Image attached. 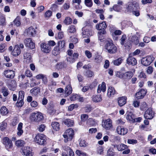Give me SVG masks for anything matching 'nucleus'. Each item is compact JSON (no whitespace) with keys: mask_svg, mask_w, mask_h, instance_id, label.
Returning <instances> with one entry per match:
<instances>
[{"mask_svg":"<svg viewBox=\"0 0 156 156\" xmlns=\"http://www.w3.org/2000/svg\"><path fill=\"white\" fill-rule=\"evenodd\" d=\"M27 35L29 37L34 36L36 34V31L33 27H31L26 30Z\"/></svg>","mask_w":156,"mask_h":156,"instance_id":"nucleus-18","label":"nucleus"},{"mask_svg":"<svg viewBox=\"0 0 156 156\" xmlns=\"http://www.w3.org/2000/svg\"><path fill=\"white\" fill-rule=\"evenodd\" d=\"M126 119L132 122H134V115L132 113H128L126 114Z\"/></svg>","mask_w":156,"mask_h":156,"instance_id":"nucleus-29","label":"nucleus"},{"mask_svg":"<svg viewBox=\"0 0 156 156\" xmlns=\"http://www.w3.org/2000/svg\"><path fill=\"white\" fill-rule=\"evenodd\" d=\"M20 53V50L18 45H16L14 47V49L12 52V54L14 56L19 55Z\"/></svg>","mask_w":156,"mask_h":156,"instance_id":"nucleus-23","label":"nucleus"},{"mask_svg":"<svg viewBox=\"0 0 156 156\" xmlns=\"http://www.w3.org/2000/svg\"><path fill=\"white\" fill-rule=\"evenodd\" d=\"M153 71V67L151 66H149L147 68L146 72L148 74H151L152 73Z\"/></svg>","mask_w":156,"mask_h":156,"instance_id":"nucleus-57","label":"nucleus"},{"mask_svg":"<svg viewBox=\"0 0 156 156\" xmlns=\"http://www.w3.org/2000/svg\"><path fill=\"white\" fill-rule=\"evenodd\" d=\"M36 142L40 145H44L46 141V136L43 134H37L34 139Z\"/></svg>","mask_w":156,"mask_h":156,"instance_id":"nucleus-4","label":"nucleus"},{"mask_svg":"<svg viewBox=\"0 0 156 156\" xmlns=\"http://www.w3.org/2000/svg\"><path fill=\"white\" fill-rule=\"evenodd\" d=\"M122 9V6L118 5H115L113 6V10L117 12H120Z\"/></svg>","mask_w":156,"mask_h":156,"instance_id":"nucleus-38","label":"nucleus"},{"mask_svg":"<svg viewBox=\"0 0 156 156\" xmlns=\"http://www.w3.org/2000/svg\"><path fill=\"white\" fill-rule=\"evenodd\" d=\"M72 21V20L69 17H66L63 21L64 23L66 25H68L71 24Z\"/></svg>","mask_w":156,"mask_h":156,"instance_id":"nucleus-39","label":"nucleus"},{"mask_svg":"<svg viewBox=\"0 0 156 156\" xmlns=\"http://www.w3.org/2000/svg\"><path fill=\"white\" fill-rule=\"evenodd\" d=\"M51 126L53 129L56 131L58 130L59 129V124L58 122H52Z\"/></svg>","mask_w":156,"mask_h":156,"instance_id":"nucleus-34","label":"nucleus"},{"mask_svg":"<svg viewBox=\"0 0 156 156\" xmlns=\"http://www.w3.org/2000/svg\"><path fill=\"white\" fill-rule=\"evenodd\" d=\"M52 12L50 10H48L46 11L44 14V16L46 18H49L52 15Z\"/></svg>","mask_w":156,"mask_h":156,"instance_id":"nucleus-52","label":"nucleus"},{"mask_svg":"<svg viewBox=\"0 0 156 156\" xmlns=\"http://www.w3.org/2000/svg\"><path fill=\"white\" fill-rule=\"evenodd\" d=\"M78 105L77 104H72L69 106L68 108L69 111H71L74 108H77L78 107Z\"/></svg>","mask_w":156,"mask_h":156,"instance_id":"nucleus-48","label":"nucleus"},{"mask_svg":"<svg viewBox=\"0 0 156 156\" xmlns=\"http://www.w3.org/2000/svg\"><path fill=\"white\" fill-rule=\"evenodd\" d=\"M126 39V37L125 35H122V37L121 39V44L122 45H123L125 43V41Z\"/></svg>","mask_w":156,"mask_h":156,"instance_id":"nucleus-63","label":"nucleus"},{"mask_svg":"<svg viewBox=\"0 0 156 156\" xmlns=\"http://www.w3.org/2000/svg\"><path fill=\"white\" fill-rule=\"evenodd\" d=\"M68 31L70 33H74L76 31V27L74 25H71L68 28Z\"/></svg>","mask_w":156,"mask_h":156,"instance_id":"nucleus-37","label":"nucleus"},{"mask_svg":"<svg viewBox=\"0 0 156 156\" xmlns=\"http://www.w3.org/2000/svg\"><path fill=\"white\" fill-rule=\"evenodd\" d=\"M78 97V95L77 94H72L70 98V99L71 101H74L77 100Z\"/></svg>","mask_w":156,"mask_h":156,"instance_id":"nucleus-56","label":"nucleus"},{"mask_svg":"<svg viewBox=\"0 0 156 156\" xmlns=\"http://www.w3.org/2000/svg\"><path fill=\"white\" fill-rule=\"evenodd\" d=\"M106 89L105 84L104 82H103L101 84H100L98 85L97 89V92L98 93H100L101 91L104 92L105 91Z\"/></svg>","mask_w":156,"mask_h":156,"instance_id":"nucleus-27","label":"nucleus"},{"mask_svg":"<svg viewBox=\"0 0 156 156\" xmlns=\"http://www.w3.org/2000/svg\"><path fill=\"white\" fill-rule=\"evenodd\" d=\"M1 113L3 115H5L7 114L8 113V110L5 107H2L0 109Z\"/></svg>","mask_w":156,"mask_h":156,"instance_id":"nucleus-35","label":"nucleus"},{"mask_svg":"<svg viewBox=\"0 0 156 156\" xmlns=\"http://www.w3.org/2000/svg\"><path fill=\"white\" fill-rule=\"evenodd\" d=\"M3 74L6 77L11 79L13 78L15 75V71L10 70H5Z\"/></svg>","mask_w":156,"mask_h":156,"instance_id":"nucleus-15","label":"nucleus"},{"mask_svg":"<svg viewBox=\"0 0 156 156\" xmlns=\"http://www.w3.org/2000/svg\"><path fill=\"white\" fill-rule=\"evenodd\" d=\"M44 119L43 114L39 112H36L32 113L30 116V119L32 122H39Z\"/></svg>","mask_w":156,"mask_h":156,"instance_id":"nucleus-1","label":"nucleus"},{"mask_svg":"<svg viewBox=\"0 0 156 156\" xmlns=\"http://www.w3.org/2000/svg\"><path fill=\"white\" fill-rule=\"evenodd\" d=\"M74 134V131L72 129L70 128L67 129L63 135L64 142H67L71 140Z\"/></svg>","mask_w":156,"mask_h":156,"instance_id":"nucleus-2","label":"nucleus"},{"mask_svg":"<svg viewBox=\"0 0 156 156\" xmlns=\"http://www.w3.org/2000/svg\"><path fill=\"white\" fill-rule=\"evenodd\" d=\"M88 118V115L86 114H82L81 116V118L82 121H85Z\"/></svg>","mask_w":156,"mask_h":156,"instance_id":"nucleus-58","label":"nucleus"},{"mask_svg":"<svg viewBox=\"0 0 156 156\" xmlns=\"http://www.w3.org/2000/svg\"><path fill=\"white\" fill-rule=\"evenodd\" d=\"M116 93V91L115 90L114 88L110 86L109 87L108 89L107 95L108 97H110L115 94Z\"/></svg>","mask_w":156,"mask_h":156,"instance_id":"nucleus-25","label":"nucleus"},{"mask_svg":"<svg viewBox=\"0 0 156 156\" xmlns=\"http://www.w3.org/2000/svg\"><path fill=\"white\" fill-rule=\"evenodd\" d=\"M106 31H99L98 32V36L99 39L101 41H102L103 39L101 38L102 37V35L105 34Z\"/></svg>","mask_w":156,"mask_h":156,"instance_id":"nucleus-47","label":"nucleus"},{"mask_svg":"<svg viewBox=\"0 0 156 156\" xmlns=\"http://www.w3.org/2000/svg\"><path fill=\"white\" fill-rule=\"evenodd\" d=\"M25 46L31 49H33L35 47V44L30 38L26 39L24 41Z\"/></svg>","mask_w":156,"mask_h":156,"instance_id":"nucleus-11","label":"nucleus"},{"mask_svg":"<svg viewBox=\"0 0 156 156\" xmlns=\"http://www.w3.org/2000/svg\"><path fill=\"white\" fill-rule=\"evenodd\" d=\"M41 50L45 53H49L51 51V47L45 43H42L40 45Z\"/></svg>","mask_w":156,"mask_h":156,"instance_id":"nucleus-14","label":"nucleus"},{"mask_svg":"<svg viewBox=\"0 0 156 156\" xmlns=\"http://www.w3.org/2000/svg\"><path fill=\"white\" fill-rule=\"evenodd\" d=\"M30 105L32 107L35 108L38 106V103L36 101H33L30 103Z\"/></svg>","mask_w":156,"mask_h":156,"instance_id":"nucleus-53","label":"nucleus"},{"mask_svg":"<svg viewBox=\"0 0 156 156\" xmlns=\"http://www.w3.org/2000/svg\"><path fill=\"white\" fill-rule=\"evenodd\" d=\"M2 142L7 150H9V149L12 148L13 145L12 141L8 137H4L2 140Z\"/></svg>","mask_w":156,"mask_h":156,"instance_id":"nucleus-8","label":"nucleus"},{"mask_svg":"<svg viewBox=\"0 0 156 156\" xmlns=\"http://www.w3.org/2000/svg\"><path fill=\"white\" fill-rule=\"evenodd\" d=\"M154 112L151 108H148L145 112L144 118L147 119H151L154 117Z\"/></svg>","mask_w":156,"mask_h":156,"instance_id":"nucleus-9","label":"nucleus"},{"mask_svg":"<svg viewBox=\"0 0 156 156\" xmlns=\"http://www.w3.org/2000/svg\"><path fill=\"white\" fill-rule=\"evenodd\" d=\"M24 104L23 99H20L19 100L18 98L17 103H16V106L18 107H22Z\"/></svg>","mask_w":156,"mask_h":156,"instance_id":"nucleus-44","label":"nucleus"},{"mask_svg":"<svg viewBox=\"0 0 156 156\" xmlns=\"http://www.w3.org/2000/svg\"><path fill=\"white\" fill-rule=\"evenodd\" d=\"M2 92L3 95L5 97L7 96L8 94L7 89L5 87H3L2 88Z\"/></svg>","mask_w":156,"mask_h":156,"instance_id":"nucleus-51","label":"nucleus"},{"mask_svg":"<svg viewBox=\"0 0 156 156\" xmlns=\"http://www.w3.org/2000/svg\"><path fill=\"white\" fill-rule=\"evenodd\" d=\"M82 35L83 37L91 36L94 34L91 30L90 28H87V27H83L82 28Z\"/></svg>","mask_w":156,"mask_h":156,"instance_id":"nucleus-7","label":"nucleus"},{"mask_svg":"<svg viewBox=\"0 0 156 156\" xmlns=\"http://www.w3.org/2000/svg\"><path fill=\"white\" fill-rule=\"evenodd\" d=\"M105 47L108 52L110 53H114L117 51L116 47L112 41H108Z\"/></svg>","mask_w":156,"mask_h":156,"instance_id":"nucleus-5","label":"nucleus"},{"mask_svg":"<svg viewBox=\"0 0 156 156\" xmlns=\"http://www.w3.org/2000/svg\"><path fill=\"white\" fill-rule=\"evenodd\" d=\"M112 148H110L108 151L107 155L108 156H113L114 155V153L113 151Z\"/></svg>","mask_w":156,"mask_h":156,"instance_id":"nucleus-54","label":"nucleus"},{"mask_svg":"<svg viewBox=\"0 0 156 156\" xmlns=\"http://www.w3.org/2000/svg\"><path fill=\"white\" fill-rule=\"evenodd\" d=\"M116 131L119 134L124 135L127 133L128 130L126 128H124L120 126H118L116 128Z\"/></svg>","mask_w":156,"mask_h":156,"instance_id":"nucleus-19","label":"nucleus"},{"mask_svg":"<svg viewBox=\"0 0 156 156\" xmlns=\"http://www.w3.org/2000/svg\"><path fill=\"white\" fill-rule=\"evenodd\" d=\"M14 22L15 25L17 27L20 26V20L19 18L18 17L16 18L14 20Z\"/></svg>","mask_w":156,"mask_h":156,"instance_id":"nucleus-49","label":"nucleus"},{"mask_svg":"<svg viewBox=\"0 0 156 156\" xmlns=\"http://www.w3.org/2000/svg\"><path fill=\"white\" fill-rule=\"evenodd\" d=\"M45 127L46 126L44 124L41 125L38 127V130L41 132L43 131L45 129Z\"/></svg>","mask_w":156,"mask_h":156,"instance_id":"nucleus-55","label":"nucleus"},{"mask_svg":"<svg viewBox=\"0 0 156 156\" xmlns=\"http://www.w3.org/2000/svg\"><path fill=\"white\" fill-rule=\"evenodd\" d=\"M63 122L68 126H71L74 124V121L70 119H65L63 121Z\"/></svg>","mask_w":156,"mask_h":156,"instance_id":"nucleus-30","label":"nucleus"},{"mask_svg":"<svg viewBox=\"0 0 156 156\" xmlns=\"http://www.w3.org/2000/svg\"><path fill=\"white\" fill-rule=\"evenodd\" d=\"M133 72L131 71H128L122 74V75H121L119 76L120 78H123L127 80L130 79L133 76Z\"/></svg>","mask_w":156,"mask_h":156,"instance_id":"nucleus-16","label":"nucleus"},{"mask_svg":"<svg viewBox=\"0 0 156 156\" xmlns=\"http://www.w3.org/2000/svg\"><path fill=\"white\" fill-rule=\"evenodd\" d=\"M83 74L88 77H90L93 76L94 73L92 71L87 70L83 72Z\"/></svg>","mask_w":156,"mask_h":156,"instance_id":"nucleus-36","label":"nucleus"},{"mask_svg":"<svg viewBox=\"0 0 156 156\" xmlns=\"http://www.w3.org/2000/svg\"><path fill=\"white\" fill-rule=\"evenodd\" d=\"M127 98L125 96L120 97L118 98V102L119 105L122 106L124 105L126 102Z\"/></svg>","mask_w":156,"mask_h":156,"instance_id":"nucleus-21","label":"nucleus"},{"mask_svg":"<svg viewBox=\"0 0 156 156\" xmlns=\"http://www.w3.org/2000/svg\"><path fill=\"white\" fill-rule=\"evenodd\" d=\"M96 29L98 30H105L107 27V25L105 22H103L98 24H97L96 26Z\"/></svg>","mask_w":156,"mask_h":156,"instance_id":"nucleus-22","label":"nucleus"},{"mask_svg":"<svg viewBox=\"0 0 156 156\" xmlns=\"http://www.w3.org/2000/svg\"><path fill=\"white\" fill-rule=\"evenodd\" d=\"M15 144L16 146L21 147L25 144V142L23 140H19L16 141Z\"/></svg>","mask_w":156,"mask_h":156,"instance_id":"nucleus-40","label":"nucleus"},{"mask_svg":"<svg viewBox=\"0 0 156 156\" xmlns=\"http://www.w3.org/2000/svg\"><path fill=\"white\" fill-rule=\"evenodd\" d=\"M7 127V123L4 121L1 123L0 126V129L2 131L5 129Z\"/></svg>","mask_w":156,"mask_h":156,"instance_id":"nucleus-45","label":"nucleus"},{"mask_svg":"<svg viewBox=\"0 0 156 156\" xmlns=\"http://www.w3.org/2000/svg\"><path fill=\"white\" fill-rule=\"evenodd\" d=\"M123 59L122 58H119L114 61L113 62L114 65L119 66L121 63Z\"/></svg>","mask_w":156,"mask_h":156,"instance_id":"nucleus-43","label":"nucleus"},{"mask_svg":"<svg viewBox=\"0 0 156 156\" xmlns=\"http://www.w3.org/2000/svg\"><path fill=\"white\" fill-rule=\"evenodd\" d=\"M85 53L87 57L88 58H90L92 57L91 53L88 51H86Z\"/></svg>","mask_w":156,"mask_h":156,"instance_id":"nucleus-62","label":"nucleus"},{"mask_svg":"<svg viewBox=\"0 0 156 156\" xmlns=\"http://www.w3.org/2000/svg\"><path fill=\"white\" fill-rule=\"evenodd\" d=\"M127 142L129 144H136L137 143V140L134 139H128Z\"/></svg>","mask_w":156,"mask_h":156,"instance_id":"nucleus-59","label":"nucleus"},{"mask_svg":"<svg viewBox=\"0 0 156 156\" xmlns=\"http://www.w3.org/2000/svg\"><path fill=\"white\" fill-rule=\"evenodd\" d=\"M152 61L153 60L151 56H148L142 58L141 59V63L144 66H147L152 62Z\"/></svg>","mask_w":156,"mask_h":156,"instance_id":"nucleus-10","label":"nucleus"},{"mask_svg":"<svg viewBox=\"0 0 156 156\" xmlns=\"http://www.w3.org/2000/svg\"><path fill=\"white\" fill-rule=\"evenodd\" d=\"M65 41H60L58 43L59 46L61 48H63L65 46Z\"/></svg>","mask_w":156,"mask_h":156,"instance_id":"nucleus-64","label":"nucleus"},{"mask_svg":"<svg viewBox=\"0 0 156 156\" xmlns=\"http://www.w3.org/2000/svg\"><path fill=\"white\" fill-rule=\"evenodd\" d=\"M25 75L28 77H31L32 76V74L30 70H27L25 72Z\"/></svg>","mask_w":156,"mask_h":156,"instance_id":"nucleus-60","label":"nucleus"},{"mask_svg":"<svg viewBox=\"0 0 156 156\" xmlns=\"http://www.w3.org/2000/svg\"><path fill=\"white\" fill-rule=\"evenodd\" d=\"M126 62V63L129 65L135 66L137 64V60L136 59L133 57V56L130 55L129 54V57L127 58Z\"/></svg>","mask_w":156,"mask_h":156,"instance_id":"nucleus-12","label":"nucleus"},{"mask_svg":"<svg viewBox=\"0 0 156 156\" xmlns=\"http://www.w3.org/2000/svg\"><path fill=\"white\" fill-rule=\"evenodd\" d=\"M143 41L145 43H148L150 41V38L147 36L144 37L143 39Z\"/></svg>","mask_w":156,"mask_h":156,"instance_id":"nucleus-61","label":"nucleus"},{"mask_svg":"<svg viewBox=\"0 0 156 156\" xmlns=\"http://www.w3.org/2000/svg\"><path fill=\"white\" fill-rule=\"evenodd\" d=\"M72 88L70 84L67 85L65 89V93L67 96L70 94L72 92Z\"/></svg>","mask_w":156,"mask_h":156,"instance_id":"nucleus-32","label":"nucleus"},{"mask_svg":"<svg viewBox=\"0 0 156 156\" xmlns=\"http://www.w3.org/2000/svg\"><path fill=\"white\" fill-rule=\"evenodd\" d=\"M112 122L110 119L106 120L102 123V126L106 129H109L112 126Z\"/></svg>","mask_w":156,"mask_h":156,"instance_id":"nucleus-13","label":"nucleus"},{"mask_svg":"<svg viewBox=\"0 0 156 156\" xmlns=\"http://www.w3.org/2000/svg\"><path fill=\"white\" fill-rule=\"evenodd\" d=\"M139 8V6L138 4L135 2H129L128 6L126 8V9L127 12H132L134 10L138 9Z\"/></svg>","mask_w":156,"mask_h":156,"instance_id":"nucleus-6","label":"nucleus"},{"mask_svg":"<svg viewBox=\"0 0 156 156\" xmlns=\"http://www.w3.org/2000/svg\"><path fill=\"white\" fill-rule=\"evenodd\" d=\"M24 61L27 63H29L32 62V58L30 53L25 52L23 55Z\"/></svg>","mask_w":156,"mask_h":156,"instance_id":"nucleus-24","label":"nucleus"},{"mask_svg":"<svg viewBox=\"0 0 156 156\" xmlns=\"http://www.w3.org/2000/svg\"><path fill=\"white\" fill-rule=\"evenodd\" d=\"M146 93V91L144 89H142L136 93L135 96L137 99L143 98Z\"/></svg>","mask_w":156,"mask_h":156,"instance_id":"nucleus-20","label":"nucleus"},{"mask_svg":"<svg viewBox=\"0 0 156 156\" xmlns=\"http://www.w3.org/2000/svg\"><path fill=\"white\" fill-rule=\"evenodd\" d=\"M84 4L88 7H91L93 4L92 0H84Z\"/></svg>","mask_w":156,"mask_h":156,"instance_id":"nucleus-42","label":"nucleus"},{"mask_svg":"<svg viewBox=\"0 0 156 156\" xmlns=\"http://www.w3.org/2000/svg\"><path fill=\"white\" fill-rule=\"evenodd\" d=\"M130 40L132 42H134L136 44H137L139 42L138 37L136 35L132 36Z\"/></svg>","mask_w":156,"mask_h":156,"instance_id":"nucleus-41","label":"nucleus"},{"mask_svg":"<svg viewBox=\"0 0 156 156\" xmlns=\"http://www.w3.org/2000/svg\"><path fill=\"white\" fill-rule=\"evenodd\" d=\"M92 98L93 101L95 102H100L102 100V97L100 95H93Z\"/></svg>","mask_w":156,"mask_h":156,"instance_id":"nucleus-31","label":"nucleus"},{"mask_svg":"<svg viewBox=\"0 0 156 156\" xmlns=\"http://www.w3.org/2000/svg\"><path fill=\"white\" fill-rule=\"evenodd\" d=\"M23 123L21 122L20 123L18 126L17 128V134L19 136H21L23 133V130L22 129L23 128Z\"/></svg>","mask_w":156,"mask_h":156,"instance_id":"nucleus-28","label":"nucleus"},{"mask_svg":"<svg viewBox=\"0 0 156 156\" xmlns=\"http://www.w3.org/2000/svg\"><path fill=\"white\" fill-rule=\"evenodd\" d=\"M40 92V90L38 88L35 87L30 90V92L35 96H36Z\"/></svg>","mask_w":156,"mask_h":156,"instance_id":"nucleus-33","label":"nucleus"},{"mask_svg":"<svg viewBox=\"0 0 156 156\" xmlns=\"http://www.w3.org/2000/svg\"><path fill=\"white\" fill-rule=\"evenodd\" d=\"M76 153L79 156H87L86 153L79 150H76Z\"/></svg>","mask_w":156,"mask_h":156,"instance_id":"nucleus-46","label":"nucleus"},{"mask_svg":"<svg viewBox=\"0 0 156 156\" xmlns=\"http://www.w3.org/2000/svg\"><path fill=\"white\" fill-rule=\"evenodd\" d=\"M32 151V149L30 147H24L22 151V154L27 156H32L33 153Z\"/></svg>","mask_w":156,"mask_h":156,"instance_id":"nucleus-17","label":"nucleus"},{"mask_svg":"<svg viewBox=\"0 0 156 156\" xmlns=\"http://www.w3.org/2000/svg\"><path fill=\"white\" fill-rule=\"evenodd\" d=\"M24 92L23 91H20L19 92V97L18 98L19 100L23 99L24 98Z\"/></svg>","mask_w":156,"mask_h":156,"instance_id":"nucleus-50","label":"nucleus"},{"mask_svg":"<svg viewBox=\"0 0 156 156\" xmlns=\"http://www.w3.org/2000/svg\"><path fill=\"white\" fill-rule=\"evenodd\" d=\"M64 151L62 153V156H74V154L73 150L70 147L66 146L62 147Z\"/></svg>","mask_w":156,"mask_h":156,"instance_id":"nucleus-3","label":"nucleus"},{"mask_svg":"<svg viewBox=\"0 0 156 156\" xmlns=\"http://www.w3.org/2000/svg\"><path fill=\"white\" fill-rule=\"evenodd\" d=\"M114 147H116L119 151H123L128 148L127 146L123 144H121L118 145L115 144L114 145Z\"/></svg>","mask_w":156,"mask_h":156,"instance_id":"nucleus-26","label":"nucleus"}]
</instances>
